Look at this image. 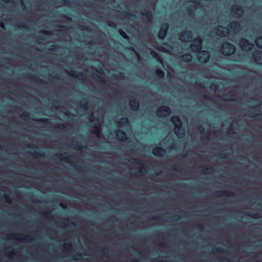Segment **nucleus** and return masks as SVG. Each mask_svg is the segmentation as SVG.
Returning <instances> with one entry per match:
<instances>
[{
    "instance_id": "nucleus-1",
    "label": "nucleus",
    "mask_w": 262,
    "mask_h": 262,
    "mask_svg": "<svg viewBox=\"0 0 262 262\" xmlns=\"http://www.w3.org/2000/svg\"><path fill=\"white\" fill-rule=\"evenodd\" d=\"M229 28H225L222 26H219L216 29L215 33L219 36L221 37L226 36L228 34L233 32L236 33L240 29L239 24L237 22H233L229 25Z\"/></svg>"
},
{
    "instance_id": "nucleus-2",
    "label": "nucleus",
    "mask_w": 262,
    "mask_h": 262,
    "mask_svg": "<svg viewBox=\"0 0 262 262\" xmlns=\"http://www.w3.org/2000/svg\"><path fill=\"white\" fill-rule=\"evenodd\" d=\"M171 120L174 125V133L176 134L178 138H182L184 136V130L181 128L182 125L181 120L177 116H173Z\"/></svg>"
},
{
    "instance_id": "nucleus-3",
    "label": "nucleus",
    "mask_w": 262,
    "mask_h": 262,
    "mask_svg": "<svg viewBox=\"0 0 262 262\" xmlns=\"http://www.w3.org/2000/svg\"><path fill=\"white\" fill-rule=\"evenodd\" d=\"M235 48L232 44L226 42L222 45V53L229 55L234 53Z\"/></svg>"
},
{
    "instance_id": "nucleus-4",
    "label": "nucleus",
    "mask_w": 262,
    "mask_h": 262,
    "mask_svg": "<svg viewBox=\"0 0 262 262\" xmlns=\"http://www.w3.org/2000/svg\"><path fill=\"white\" fill-rule=\"evenodd\" d=\"M200 0H188L187 2V6L189 7L188 12L191 13L194 10L200 9L202 7L200 4Z\"/></svg>"
},
{
    "instance_id": "nucleus-5",
    "label": "nucleus",
    "mask_w": 262,
    "mask_h": 262,
    "mask_svg": "<svg viewBox=\"0 0 262 262\" xmlns=\"http://www.w3.org/2000/svg\"><path fill=\"white\" fill-rule=\"evenodd\" d=\"M157 114L160 117H166L170 115V109L167 106H161L157 110Z\"/></svg>"
},
{
    "instance_id": "nucleus-6",
    "label": "nucleus",
    "mask_w": 262,
    "mask_h": 262,
    "mask_svg": "<svg viewBox=\"0 0 262 262\" xmlns=\"http://www.w3.org/2000/svg\"><path fill=\"white\" fill-rule=\"evenodd\" d=\"M199 60L202 63L207 62L210 58V54L208 51H202L198 54Z\"/></svg>"
},
{
    "instance_id": "nucleus-7",
    "label": "nucleus",
    "mask_w": 262,
    "mask_h": 262,
    "mask_svg": "<svg viewBox=\"0 0 262 262\" xmlns=\"http://www.w3.org/2000/svg\"><path fill=\"white\" fill-rule=\"evenodd\" d=\"M241 48L244 51L250 50L253 47V44L245 39H242L239 42Z\"/></svg>"
},
{
    "instance_id": "nucleus-8",
    "label": "nucleus",
    "mask_w": 262,
    "mask_h": 262,
    "mask_svg": "<svg viewBox=\"0 0 262 262\" xmlns=\"http://www.w3.org/2000/svg\"><path fill=\"white\" fill-rule=\"evenodd\" d=\"M191 48L194 52H198L202 48V40L200 38L195 39L193 43L191 45Z\"/></svg>"
},
{
    "instance_id": "nucleus-9",
    "label": "nucleus",
    "mask_w": 262,
    "mask_h": 262,
    "mask_svg": "<svg viewBox=\"0 0 262 262\" xmlns=\"http://www.w3.org/2000/svg\"><path fill=\"white\" fill-rule=\"evenodd\" d=\"M180 39L184 42L189 41L192 38V33L190 32L184 31L180 35Z\"/></svg>"
},
{
    "instance_id": "nucleus-10",
    "label": "nucleus",
    "mask_w": 262,
    "mask_h": 262,
    "mask_svg": "<svg viewBox=\"0 0 262 262\" xmlns=\"http://www.w3.org/2000/svg\"><path fill=\"white\" fill-rule=\"evenodd\" d=\"M168 28V25L167 24H163L159 31V37L160 39H163L164 38V37L166 36L167 34V30Z\"/></svg>"
},
{
    "instance_id": "nucleus-11",
    "label": "nucleus",
    "mask_w": 262,
    "mask_h": 262,
    "mask_svg": "<svg viewBox=\"0 0 262 262\" xmlns=\"http://www.w3.org/2000/svg\"><path fill=\"white\" fill-rule=\"evenodd\" d=\"M243 10L241 7L239 6H234L232 8L231 13L234 16H240L242 15Z\"/></svg>"
},
{
    "instance_id": "nucleus-12",
    "label": "nucleus",
    "mask_w": 262,
    "mask_h": 262,
    "mask_svg": "<svg viewBox=\"0 0 262 262\" xmlns=\"http://www.w3.org/2000/svg\"><path fill=\"white\" fill-rule=\"evenodd\" d=\"M253 56L257 64H262V51H256L254 53Z\"/></svg>"
},
{
    "instance_id": "nucleus-13",
    "label": "nucleus",
    "mask_w": 262,
    "mask_h": 262,
    "mask_svg": "<svg viewBox=\"0 0 262 262\" xmlns=\"http://www.w3.org/2000/svg\"><path fill=\"white\" fill-rule=\"evenodd\" d=\"M153 154L158 157H161L165 154V150L159 147L154 148L152 150Z\"/></svg>"
},
{
    "instance_id": "nucleus-14",
    "label": "nucleus",
    "mask_w": 262,
    "mask_h": 262,
    "mask_svg": "<svg viewBox=\"0 0 262 262\" xmlns=\"http://www.w3.org/2000/svg\"><path fill=\"white\" fill-rule=\"evenodd\" d=\"M116 136L118 139L121 141H124L127 138L126 134L121 130H118L116 132Z\"/></svg>"
},
{
    "instance_id": "nucleus-15",
    "label": "nucleus",
    "mask_w": 262,
    "mask_h": 262,
    "mask_svg": "<svg viewBox=\"0 0 262 262\" xmlns=\"http://www.w3.org/2000/svg\"><path fill=\"white\" fill-rule=\"evenodd\" d=\"M118 124L119 126L123 127L124 126L128 125V120L126 118H122L118 121Z\"/></svg>"
},
{
    "instance_id": "nucleus-16",
    "label": "nucleus",
    "mask_w": 262,
    "mask_h": 262,
    "mask_svg": "<svg viewBox=\"0 0 262 262\" xmlns=\"http://www.w3.org/2000/svg\"><path fill=\"white\" fill-rule=\"evenodd\" d=\"M130 107L133 110L136 111L138 108L139 104L135 100H130L129 102Z\"/></svg>"
},
{
    "instance_id": "nucleus-17",
    "label": "nucleus",
    "mask_w": 262,
    "mask_h": 262,
    "mask_svg": "<svg viewBox=\"0 0 262 262\" xmlns=\"http://www.w3.org/2000/svg\"><path fill=\"white\" fill-rule=\"evenodd\" d=\"M192 59V56L190 54H185L182 57V60L183 61L189 62Z\"/></svg>"
},
{
    "instance_id": "nucleus-18",
    "label": "nucleus",
    "mask_w": 262,
    "mask_h": 262,
    "mask_svg": "<svg viewBox=\"0 0 262 262\" xmlns=\"http://www.w3.org/2000/svg\"><path fill=\"white\" fill-rule=\"evenodd\" d=\"M255 43L257 47L262 48V37H257L255 40Z\"/></svg>"
},
{
    "instance_id": "nucleus-19",
    "label": "nucleus",
    "mask_w": 262,
    "mask_h": 262,
    "mask_svg": "<svg viewBox=\"0 0 262 262\" xmlns=\"http://www.w3.org/2000/svg\"><path fill=\"white\" fill-rule=\"evenodd\" d=\"M157 74L160 77H163L164 76V73L163 72L162 70L160 69H158L157 70Z\"/></svg>"
},
{
    "instance_id": "nucleus-20",
    "label": "nucleus",
    "mask_w": 262,
    "mask_h": 262,
    "mask_svg": "<svg viewBox=\"0 0 262 262\" xmlns=\"http://www.w3.org/2000/svg\"><path fill=\"white\" fill-rule=\"evenodd\" d=\"M151 55L155 57V58H157L161 63H162V61L160 58L157 55V53L155 51H152L151 52Z\"/></svg>"
},
{
    "instance_id": "nucleus-21",
    "label": "nucleus",
    "mask_w": 262,
    "mask_h": 262,
    "mask_svg": "<svg viewBox=\"0 0 262 262\" xmlns=\"http://www.w3.org/2000/svg\"><path fill=\"white\" fill-rule=\"evenodd\" d=\"M119 33L120 34V35L124 38H127V35L126 34L125 32H124L123 31H122V30H120L119 31Z\"/></svg>"
},
{
    "instance_id": "nucleus-22",
    "label": "nucleus",
    "mask_w": 262,
    "mask_h": 262,
    "mask_svg": "<svg viewBox=\"0 0 262 262\" xmlns=\"http://www.w3.org/2000/svg\"><path fill=\"white\" fill-rule=\"evenodd\" d=\"M162 51L165 52H169L171 51V49L169 48V49H165L163 47H161L160 49Z\"/></svg>"
},
{
    "instance_id": "nucleus-23",
    "label": "nucleus",
    "mask_w": 262,
    "mask_h": 262,
    "mask_svg": "<svg viewBox=\"0 0 262 262\" xmlns=\"http://www.w3.org/2000/svg\"><path fill=\"white\" fill-rule=\"evenodd\" d=\"M1 27L2 28L4 29V28H5V25H4V23H1Z\"/></svg>"
},
{
    "instance_id": "nucleus-24",
    "label": "nucleus",
    "mask_w": 262,
    "mask_h": 262,
    "mask_svg": "<svg viewBox=\"0 0 262 262\" xmlns=\"http://www.w3.org/2000/svg\"><path fill=\"white\" fill-rule=\"evenodd\" d=\"M26 116L27 115V114H25V113H24V114H23V117H25V116H26Z\"/></svg>"
},
{
    "instance_id": "nucleus-25",
    "label": "nucleus",
    "mask_w": 262,
    "mask_h": 262,
    "mask_svg": "<svg viewBox=\"0 0 262 262\" xmlns=\"http://www.w3.org/2000/svg\"><path fill=\"white\" fill-rule=\"evenodd\" d=\"M73 75L75 77H77V75H76L75 74H73Z\"/></svg>"
}]
</instances>
